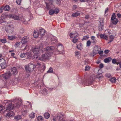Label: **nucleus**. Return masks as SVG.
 I'll list each match as a JSON object with an SVG mask.
<instances>
[{
	"instance_id": "nucleus-1",
	"label": "nucleus",
	"mask_w": 121,
	"mask_h": 121,
	"mask_svg": "<svg viewBox=\"0 0 121 121\" xmlns=\"http://www.w3.org/2000/svg\"><path fill=\"white\" fill-rule=\"evenodd\" d=\"M56 50L55 49L54 47L52 46H49L46 48H42L41 49V51L43 54L41 56H39V53L41 51L39 50V47H35L32 49V52L33 54L34 59L44 61L49 57L52 56L54 52Z\"/></svg>"
},
{
	"instance_id": "nucleus-2",
	"label": "nucleus",
	"mask_w": 121,
	"mask_h": 121,
	"mask_svg": "<svg viewBox=\"0 0 121 121\" xmlns=\"http://www.w3.org/2000/svg\"><path fill=\"white\" fill-rule=\"evenodd\" d=\"M12 102L14 103V104L12 105V103H11L10 102H4V103L3 104L4 105V104L5 105H7L6 109L7 111L12 109L14 107H19L22 103L21 99L20 100L18 99L14 100Z\"/></svg>"
},
{
	"instance_id": "nucleus-3",
	"label": "nucleus",
	"mask_w": 121,
	"mask_h": 121,
	"mask_svg": "<svg viewBox=\"0 0 121 121\" xmlns=\"http://www.w3.org/2000/svg\"><path fill=\"white\" fill-rule=\"evenodd\" d=\"M36 67V66L34 65V64H29L28 65H26L25 68L26 71L31 72L33 71Z\"/></svg>"
},
{
	"instance_id": "nucleus-4",
	"label": "nucleus",
	"mask_w": 121,
	"mask_h": 121,
	"mask_svg": "<svg viewBox=\"0 0 121 121\" xmlns=\"http://www.w3.org/2000/svg\"><path fill=\"white\" fill-rule=\"evenodd\" d=\"M64 117L63 114L60 113L58 114L53 117V121H59L62 120Z\"/></svg>"
},
{
	"instance_id": "nucleus-5",
	"label": "nucleus",
	"mask_w": 121,
	"mask_h": 121,
	"mask_svg": "<svg viewBox=\"0 0 121 121\" xmlns=\"http://www.w3.org/2000/svg\"><path fill=\"white\" fill-rule=\"evenodd\" d=\"M14 30L13 25L12 24L9 25L7 26L5 29L6 31L8 33H11L13 32Z\"/></svg>"
},
{
	"instance_id": "nucleus-6",
	"label": "nucleus",
	"mask_w": 121,
	"mask_h": 121,
	"mask_svg": "<svg viewBox=\"0 0 121 121\" xmlns=\"http://www.w3.org/2000/svg\"><path fill=\"white\" fill-rule=\"evenodd\" d=\"M8 17L17 20H22L23 18L22 16H19L15 14L13 15L11 14L9 15Z\"/></svg>"
},
{
	"instance_id": "nucleus-7",
	"label": "nucleus",
	"mask_w": 121,
	"mask_h": 121,
	"mask_svg": "<svg viewBox=\"0 0 121 121\" xmlns=\"http://www.w3.org/2000/svg\"><path fill=\"white\" fill-rule=\"evenodd\" d=\"M100 49V48L99 46L97 45L95 46L93 49V54L91 55V56H94V55L97 54L99 52V49Z\"/></svg>"
},
{
	"instance_id": "nucleus-8",
	"label": "nucleus",
	"mask_w": 121,
	"mask_h": 121,
	"mask_svg": "<svg viewBox=\"0 0 121 121\" xmlns=\"http://www.w3.org/2000/svg\"><path fill=\"white\" fill-rule=\"evenodd\" d=\"M69 36L70 38H74L78 36V35L76 31L74 30L69 34Z\"/></svg>"
},
{
	"instance_id": "nucleus-9",
	"label": "nucleus",
	"mask_w": 121,
	"mask_h": 121,
	"mask_svg": "<svg viewBox=\"0 0 121 121\" xmlns=\"http://www.w3.org/2000/svg\"><path fill=\"white\" fill-rule=\"evenodd\" d=\"M11 73L10 72H9L3 74L2 75L4 78L7 79L9 78L11 75Z\"/></svg>"
},
{
	"instance_id": "nucleus-10",
	"label": "nucleus",
	"mask_w": 121,
	"mask_h": 121,
	"mask_svg": "<svg viewBox=\"0 0 121 121\" xmlns=\"http://www.w3.org/2000/svg\"><path fill=\"white\" fill-rule=\"evenodd\" d=\"M22 112L23 114L26 113L28 112L27 106L24 105L22 106Z\"/></svg>"
},
{
	"instance_id": "nucleus-11",
	"label": "nucleus",
	"mask_w": 121,
	"mask_h": 121,
	"mask_svg": "<svg viewBox=\"0 0 121 121\" xmlns=\"http://www.w3.org/2000/svg\"><path fill=\"white\" fill-rule=\"evenodd\" d=\"M29 40L28 37L26 36L23 37L22 39L21 42L22 44H25L27 43Z\"/></svg>"
},
{
	"instance_id": "nucleus-12",
	"label": "nucleus",
	"mask_w": 121,
	"mask_h": 121,
	"mask_svg": "<svg viewBox=\"0 0 121 121\" xmlns=\"http://www.w3.org/2000/svg\"><path fill=\"white\" fill-rule=\"evenodd\" d=\"M1 61H2V62L0 64V66L1 67V68L3 69L6 67L7 65L5 64V61L4 59H1Z\"/></svg>"
},
{
	"instance_id": "nucleus-13",
	"label": "nucleus",
	"mask_w": 121,
	"mask_h": 121,
	"mask_svg": "<svg viewBox=\"0 0 121 121\" xmlns=\"http://www.w3.org/2000/svg\"><path fill=\"white\" fill-rule=\"evenodd\" d=\"M54 48L55 50L56 49L57 50H55V51L53 53H54V52H57V51H59V52H60L59 53L60 54H64L65 53V52L64 51V50H62L61 51H60V50L59 49V48H61L62 49H63V47L62 46H58V49H57L56 48H55V47H54Z\"/></svg>"
},
{
	"instance_id": "nucleus-14",
	"label": "nucleus",
	"mask_w": 121,
	"mask_h": 121,
	"mask_svg": "<svg viewBox=\"0 0 121 121\" xmlns=\"http://www.w3.org/2000/svg\"><path fill=\"white\" fill-rule=\"evenodd\" d=\"M94 80V78H93V77L92 76L90 77L89 79L87 81V82L88 83V85H89L92 84Z\"/></svg>"
},
{
	"instance_id": "nucleus-15",
	"label": "nucleus",
	"mask_w": 121,
	"mask_h": 121,
	"mask_svg": "<svg viewBox=\"0 0 121 121\" xmlns=\"http://www.w3.org/2000/svg\"><path fill=\"white\" fill-rule=\"evenodd\" d=\"M82 13H83V12L82 11H78L73 13L71 16L73 17H76L79 16L80 14Z\"/></svg>"
},
{
	"instance_id": "nucleus-16",
	"label": "nucleus",
	"mask_w": 121,
	"mask_h": 121,
	"mask_svg": "<svg viewBox=\"0 0 121 121\" xmlns=\"http://www.w3.org/2000/svg\"><path fill=\"white\" fill-rule=\"evenodd\" d=\"M14 115V112L12 111H11L7 113L5 116V117H9L13 116Z\"/></svg>"
},
{
	"instance_id": "nucleus-17",
	"label": "nucleus",
	"mask_w": 121,
	"mask_h": 121,
	"mask_svg": "<svg viewBox=\"0 0 121 121\" xmlns=\"http://www.w3.org/2000/svg\"><path fill=\"white\" fill-rule=\"evenodd\" d=\"M51 41L52 42V43H55L57 42L58 41L56 39V37L52 35L51 36Z\"/></svg>"
},
{
	"instance_id": "nucleus-18",
	"label": "nucleus",
	"mask_w": 121,
	"mask_h": 121,
	"mask_svg": "<svg viewBox=\"0 0 121 121\" xmlns=\"http://www.w3.org/2000/svg\"><path fill=\"white\" fill-rule=\"evenodd\" d=\"M26 53V58L29 59H30L31 58V57L32 56L34 57L33 56V54L32 53V52Z\"/></svg>"
},
{
	"instance_id": "nucleus-19",
	"label": "nucleus",
	"mask_w": 121,
	"mask_h": 121,
	"mask_svg": "<svg viewBox=\"0 0 121 121\" xmlns=\"http://www.w3.org/2000/svg\"><path fill=\"white\" fill-rule=\"evenodd\" d=\"M11 71L14 74H16L17 73V71L16 67H13L11 68Z\"/></svg>"
},
{
	"instance_id": "nucleus-20",
	"label": "nucleus",
	"mask_w": 121,
	"mask_h": 121,
	"mask_svg": "<svg viewBox=\"0 0 121 121\" xmlns=\"http://www.w3.org/2000/svg\"><path fill=\"white\" fill-rule=\"evenodd\" d=\"M8 16L7 14H4L2 15V17L0 20V24L4 22V21L3 20V19H2V17H6Z\"/></svg>"
},
{
	"instance_id": "nucleus-21",
	"label": "nucleus",
	"mask_w": 121,
	"mask_h": 121,
	"mask_svg": "<svg viewBox=\"0 0 121 121\" xmlns=\"http://www.w3.org/2000/svg\"><path fill=\"white\" fill-rule=\"evenodd\" d=\"M91 42L92 43H96L97 42V41L95 39V37L92 36L91 37Z\"/></svg>"
},
{
	"instance_id": "nucleus-22",
	"label": "nucleus",
	"mask_w": 121,
	"mask_h": 121,
	"mask_svg": "<svg viewBox=\"0 0 121 121\" xmlns=\"http://www.w3.org/2000/svg\"><path fill=\"white\" fill-rule=\"evenodd\" d=\"M114 38V36L113 35H111L109 36V38H108V39L109 41L108 43V44H109L110 43L112 42Z\"/></svg>"
},
{
	"instance_id": "nucleus-23",
	"label": "nucleus",
	"mask_w": 121,
	"mask_h": 121,
	"mask_svg": "<svg viewBox=\"0 0 121 121\" xmlns=\"http://www.w3.org/2000/svg\"><path fill=\"white\" fill-rule=\"evenodd\" d=\"M99 36L101 38L105 39L106 40L108 39V38L106 35L104 34H101L99 35Z\"/></svg>"
},
{
	"instance_id": "nucleus-24",
	"label": "nucleus",
	"mask_w": 121,
	"mask_h": 121,
	"mask_svg": "<svg viewBox=\"0 0 121 121\" xmlns=\"http://www.w3.org/2000/svg\"><path fill=\"white\" fill-rule=\"evenodd\" d=\"M39 35V33H38L37 30H35L34 31L33 34V35L35 38L37 37Z\"/></svg>"
},
{
	"instance_id": "nucleus-25",
	"label": "nucleus",
	"mask_w": 121,
	"mask_h": 121,
	"mask_svg": "<svg viewBox=\"0 0 121 121\" xmlns=\"http://www.w3.org/2000/svg\"><path fill=\"white\" fill-rule=\"evenodd\" d=\"M111 60V58L109 57L105 59L104 60V61L105 63H107L109 62Z\"/></svg>"
},
{
	"instance_id": "nucleus-26",
	"label": "nucleus",
	"mask_w": 121,
	"mask_h": 121,
	"mask_svg": "<svg viewBox=\"0 0 121 121\" xmlns=\"http://www.w3.org/2000/svg\"><path fill=\"white\" fill-rule=\"evenodd\" d=\"M77 48L78 49L81 50L83 48L82 44L81 43H80L77 45Z\"/></svg>"
},
{
	"instance_id": "nucleus-27",
	"label": "nucleus",
	"mask_w": 121,
	"mask_h": 121,
	"mask_svg": "<svg viewBox=\"0 0 121 121\" xmlns=\"http://www.w3.org/2000/svg\"><path fill=\"white\" fill-rule=\"evenodd\" d=\"M75 55L78 58H80V53L79 52L76 51L75 52Z\"/></svg>"
},
{
	"instance_id": "nucleus-28",
	"label": "nucleus",
	"mask_w": 121,
	"mask_h": 121,
	"mask_svg": "<svg viewBox=\"0 0 121 121\" xmlns=\"http://www.w3.org/2000/svg\"><path fill=\"white\" fill-rule=\"evenodd\" d=\"M45 30L44 29H41L39 30V34L41 35H43L45 34Z\"/></svg>"
},
{
	"instance_id": "nucleus-29",
	"label": "nucleus",
	"mask_w": 121,
	"mask_h": 121,
	"mask_svg": "<svg viewBox=\"0 0 121 121\" xmlns=\"http://www.w3.org/2000/svg\"><path fill=\"white\" fill-rule=\"evenodd\" d=\"M26 56H27V53H22L20 55V57L22 58L26 57Z\"/></svg>"
},
{
	"instance_id": "nucleus-30",
	"label": "nucleus",
	"mask_w": 121,
	"mask_h": 121,
	"mask_svg": "<svg viewBox=\"0 0 121 121\" xmlns=\"http://www.w3.org/2000/svg\"><path fill=\"white\" fill-rule=\"evenodd\" d=\"M110 81L112 83H114L116 80V78L115 77L111 78L110 79Z\"/></svg>"
},
{
	"instance_id": "nucleus-31",
	"label": "nucleus",
	"mask_w": 121,
	"mask_h": 121,
	"mask_svg": "<svg viewBox=\"0 0 121 121\" xmlns=\"http://www.w3.org/2000/svg\"><path fill=\"white\" fill-rule=\"evenodd\" d=\"M4 9L5 11H8L10 10V8L8 5H6L4 8Z\"/></svg>"
},
{
	"instance_id": "nucleus-32",
	"label": "nucleus",
	"mask_w": 121,
	"mask_h": 121,
	"mask_svg": "<svg viewBox=\"0 0 121 121\" xmlns=\"http://www.w3.org/2000/svg\"><path fill=\"white\" fill-rule=\"evenodd\" d=\"M44 117L47 119H48L50 117V114L48 112H45L44 115Z\"/></svg>"
},
{
	"instance_id": "nucleus-33",
	"label": "nucleus",
	"mask_w": 121,
	"mask_h": 121,
	"mask_svg": "<svg viewBox=\"0 0 121 121\" xmlns=\"http://www.w3.org/2000/svg\"><path fill=\"white\" fill-rule=\"evenodd\" d=\"M119 59H118L117 61L115 59H113L112 60V62L113 64H116L118 63V62H119Z\"/></svg>"
},
{
	"instance_id": "nucleus-34",
	"label": "nucleus",
	"mask_w": 121,
	"mask_h": 121,
	"mask_svg": "<svg viewBox=\"0 0 121 121\" xmlns=\"http://www.w3.org/2000/svg\"><path fill=\"white\" fill-rule=\"evenodd\" d=\"M112 23L113 24L116 25L118 22V20L117 19H116L115 20H111Z\"/></svg>"
},
{
	"instance_id": "nucleus-35",
	"label": "nucleus",
	"mask_w": 121,
	"mask_h": 121,
	"mask_svg": "<svg viewBox=\"0 0 121 121\" xmlns=\"http://www.w3.org/2000/svg\"><path fill=\"white\" fill-rule=\"evenodd\" d=\"M14 119L16 120H19L22 118L21 116L20 115H17L14 117Z\"/></svg>"
},
{
	"instance_id": "nucleus-36",
	"label": "nucleus",
	"mask_w": 121,
	"mask_h": 121,
	"mask_svg": "<svg viewBox=\"0 0 121 121\" xmlns=\"http://www.w3.org/2000/svg\"><path fill=\"white\" fill-rule=\"evenodd\" d=\"M104 27V24H100V26L99 27V30L100 31H102Z\"/></svg>"
},
{
	"instance_id": "nucleus-37",
	"label": "nucleus",
	"mask_w": 121,
	"mask_h": 121,
	"mask_svg": "<svg viewBox=\"0 0 121 121\" xmlns=\"http://www.w3.org/2000/svg\"><path fill=\"white\" fill-rule=\"evenodd\" d=\"M89 4L90 5H92L93 4V3H94L93 0H86Z\"/></svg>"
},
{
	"instance_id": "nucleus-38",
	"label": "nucleus",
	"mask_w": 121,
	"mask_h": 121,
	"mask_svg": "<svg viewBox=\"0 0 121 121\" xmlns=\"http://www.w3.org/2000/svg\"><path fill=\"white\" fill-rule=\"evenodd\" d=\"M21 43L20 42H16L14 45V46L16 48H17L20 46Z\"/></svg>"
},
{
	"instance_id": "nucleus-39",
	"label": "nucleus",
	"mask_w": 121,
	"mask_h": 121,
	"mask_svg": "<svg viewBox=\"0 0 121 121\" xmlns=\"http://www.w3.org/2000/svg\"><path fill=\"white\" fill-rule=\"evenodd\" d=\"M38 121H43V117L41 116H39L37 118Z\"/></svg>"
},
{
	"instance_id": "nucleus-40",
	"label": "nucleus",
	"mask_w": 121,
	"mask_h": 121,
	"mask_svg": "<svg viewBox=\"0 0 121 121\" xmlns=\"http://www.w3.org/2000/svg\"><path fill=\"white\" fill-rule=\"evenodd\" d=\"M30 117L32 118L34 117L35 116V114L34 112L31 113L29 115Z\"/></svg>"
},
{
	"instance_id": "nucleus-41",
	"label": "nucleus",
	"mask_w": 121,
	"mask_h": 121,
	"mask_svg": "<svg viewBox=\"0 0 121 121\" xmlns=\"http://www.w3.org/2000/svg\"><path fill=\"white\" fill-rule=\"evenodd\" d=\"M103 21L104 19L103 18H100L99 19V22L100 24H104Z\"/></svg>"
},
{
	"instance_id": "nucleus-42",
	"label": "nucleus",
	"mask_w": 121,
	"mask_h": 121,
	"mask_svg": "<svg viewBox=\"0 0 121 121\" xmlns=\"http://www.w3.org/2000/svg\"><path fill=\"white\" fill-rule=\"evenodd\" d=\"M53 72V70L52 68L51 67H50L48 70L47 71V72L48 73H52Z\"/></svg>"
},
{
	"instance_id": "nucleus-43",
	"label": "nucleus",
	"mask_w": 121,
	"mask_h": 121,
	"mask_svg": "<svg viewBox=\"0 0 121 121\" xmlns=\"http://www.w3.org/2000/svg\"><path fill=\"white\" fill-rule=\"evenodd\" d=\"M116 19L115 14L113 13L111 18V20H115Z\"/></svg>"
},
{
	"instance_id": "nucleus-44",
	"label": "nucleus",
	"mask_w": 121,
	"mask_h": 121,
	"mask_svg": "<svg viewBox=\"0 0 121 121\" xmlns=\"http://www.w3.org/2000/svg\"><path fill=\"white\" fill-rule=\"evenodd\" d=\"M105 76L106 77L110 78L112 77V76L110 73H106L105 74Z\"/></svg>"
},
{
	"instance_id": "nucleus-45",
	"label": "nucleus",
	"mask_w": 121,
	"mask_h": 121,
	"mask_svg": "<svg viewBox=\"0 0 121 121\" xmlns=\"http://www.w3.org/2000/svg\"><path fill=\"white\" fill-rule=\"evenodd\" d=\"M19 32L21 33H22L24 32V29L22 28H20L19 30Z\"/></svg>"
},
{
	"instance_id": "nucleus-46",
	"label": "nucleus",
	"mask_w": 121,
	"mask_h": 121,
	"mask_svg": "<svg viewBox=\"0 0 121 121\" xmlns=\"http://www.w3.org/2000/svg\"><path fill=\"white\" fill-rule=\"evenodd\" d=\"M89 38V35H87L86 36H84L82 39V40H86Z\"/></svg>"
},
{
	"instance_id": "nucleus-47",
	"label": "nucleus",
	"mask_w": 121,
	"mask_h": 121,
	"mask_svg": "<svg viewBox=\"0 0 121 121\" xmlns=\"http://www.w3.org/2000/svg\"><path fill=\"white\" fill-rule=\"evenodd\" d=\"M49 14L51 15H53L54 13V11L53 10H50L49 12Z\"/></svg>"
},
{
	"instance_id": "nucleus-48",
	"label": "nucleus",
	"mask_w": 121,
	"mask_h": 121,
	"mask_svg": "<svg viewBox=\"0 0 121 121\" xmlns=\"http://www.w3.org/2000/svg\"><path fill=\"white\" fill-rule=\"evenodd\" d=\"M53 10L55 13L57 14L59 12V10L57 8H56Z\"/></svg>"
},
{
	"instance_id": "nucleus-49",
	"label": "nucleus",
	"mask_w": 121,
	"mask_h": 121,
	"mask_svg": "<svg viewBox=\"0 0 121 121\" xmlns=\"http://www.w3.org/2000/svg\"><path fill=\"white\" fill-rule=\"evenodd\" d=\"M91 42L90 40H88L87 41L86 46L87 47L89 46L91 44Z\"/></svg>"
},
{
	"instance_id": "nucleus-50",
	"label": "nucleus",
	"mask_w": 121,
	"mask_h": 121,
	"mask_svg": "<svg viewBox=\"0 0 121 121\" xmlns=\"http://www.w3.org/2000/svg\"><path fill=\"white\" fill-rule=\"evenodd\" d=\"M0 42L4 43H5L6 42V40L5 39H0Z\"/></svg>"
},
{
	"instance_id": "nucleus-51",
	"label": "nucleus",
	"mask_w": 121,
	"mask_h": 121,
	"mask_svg": "<svg viewBox=\"0 0 121 121\" xmlns=\"http://www.w3.org/2000/svg\"><path fill=\"white\" fill-rule=\"evenodd\" d=\"M90 69V67L88 65L86 66L85 67V70L86 71H88Z\"/></svg>"
},
{
	"instance_id": "nucleus-52",
	"label": "nucleus",
	"mask_w": 121,
	"mask_h": 121,
	"mask_svg": "<svg viewBox=\"0 0 121 121\" xmlns=\"http://www.w3.org/2000/svg\"><path fill=\"white\" fill-rule=\"evenodd\" d=\"M43 92L45 94H48V91L47 90L45 89H44L43 91Z\"/></svg>"
},
{
	"instance_id": "nucleus-53",
	"label": "nucleus",
	"mask_w": 121,
	"mask_h": 121,
	"mask_svg": "<svg viewBox=\"0 0 121 121\" xmlns=\"http://www.w3.org/2000/svg\"><path fill=\"white\" fill-rule=\"evenodd\" d=\"M8 38L9 39L12 40L14 39L15 37L14 36H8Z\"/></svg>"
},
{
	"instance_id": "nucleus-54",
	"label": "nucleus",
	"mask_w": 121,
	"mask_h": 121,
	"mask_svg": "<svg viewBox=\"0 0 121 121\" xmlns=\"http://www.w3.org/2000/svg\"><path fill=\"white\" fill-rule=\"evenodd\" d=\"M21 0H16V2L18 5H20L21 2Z\"/></svg>"
},
{
	"instance_id": "nucleus-55",
	"label": "nucleus",
	"mask_w": 121,
	"mask_h": 121,
	"mask_svg": "<svg viewBox=\"0 0 121 121\" xmlns=\"http://www.w3.org/2000/svg\"><path fill=\"white\" fill-rule=\"evenodd\" d=\"M78 39H72V41L74 43H76L78 41Z\"/></svg>"
},
{
	"instance_id": "nucleus-56",
	"label": "nucleus",
	"mask_w": 121,
	"mask_h": 121,
	"mask_svg": "<svg viewBox=\"0 0 121 121\" xmlns=\"http://www.w3.org/2000/svg\"><path fill=\"white\" fill-rule=\"evenodd\" d=\"M104 67V65L103 64L101 63L99 65V67L100 68H103Z\"/></svg>"
},
{
	"instance_id": "nucleus-57",
	"label": "nucleus",
	"mask_w": 121,
	"mask_h": 121,
	"mask_svg": "<svg viewBox=\"0 0 121 121\" xmlns=\"http://www.w3.org/2000/svg\"><path fill=\"white\" fill-rule=\"evenodd\" d=\"M77 8V6L76 5H74L73 6V10H74Z\"/></svg>"
},
{
	"instance_id": "nucleus-58",
	"label": "nucleus",
	"mask_w": 121,
	"mask_h": 121,
	"mask_svg": "<svg viewBox=\"0 0 121 121\" xmlns=\"http://www.w3.org/2000/svg\"><path fill=\"white\" fill-rule=\"evenodd\" d=\"M34 65L36 66V67H38L40 66V65L39 63H37L36 64Z\"/></svg>"
},
{
	"instance_id": "nucleus-59",
	"label": "nucleus",
	"mask_w": 121,
	"mask_h": 121,
	"mask_svg": "<svg viewBox=\"0 0 121 121\" xmlns=\"http://www.w3.org/2000/svg\"><path fill=\"white\" fill-rule=\"evenodd\" d=\"M4 8V7H1V8L0 9V13H1L3 12V10Z\"/></svg>"
},
{
	"instance_id": "nucleus-60",
	"label": "nucleus",
	"mask_w": 121,
	"mask_h": 121,
	"mask_svg": "<svg viewBox=\"0 0 121 121\" xmlns=\"http://www.w3.org/2000/svg\"><path fill=\"white\" fill-rule=\"evenodd\" d=\"M109 52V51L108 50H106L104 52V53L105 54L108 53Z\"/></svg>"
},
{
	"instance_id": "nucleus-61",
	"label": "nucleus",
	"mask_w": 121,
	"mask_h": 121,
	"mask_svg": "<svg viewBox=\"0 0 121 121\" xmlns=\"http://www.w3.org/2000/svg\"><path fill=\"white\" fill-rule=\"evenodd\" d=\"M118 64H119L120 67L121 68V62H120L119 61V62H118V63L117 64V65H118Z\"/></svg>"
},
{
	"instance_id": "nucleus-62",
	"label": "nucleus",
	"mask_w": 121,
	"mask_h": 121,
	"mask_svg": "<svg viewBox=\"0 0 121 121\" xmlns=\"http://www.w3.org/2000/svg\"><path fill=\"white\" fill-rule=\"evenodd\" d=\"M117 16L119 17H120L121 16V15L120 13H118L117 14Z\"/></svg>"
},
{
	"instance_id": "nucleus-63",
	"label": "nucleus",
	"mask_w": 121,
	"mask_h": 121,
	"mask_svg": "<svg viewBox=\"0 0 121 121\" xmlns=\"http://www.w3.org/2000/svg\"><path fill=\"white\" fill-rule=\"evenodd\" d=\"M99 54H103V51H99V52H98Z\"/></svg>"
},
{
	"instance_id": "nucleus-64",
	"label": "nucleus",
	"mask_w": 121,
	"mask_h": 121,
	"mask_svg": "<svg viewBox=\"0 0 121 121\" xmlns=\"http://www.w3.org/2000/svg\"><path fill=\"white\" fill-rule=\"evenodd\" d=\"M108 8H106V9L105 10V13H107L108 12Z\"/></svg>"
}]
</instances>
